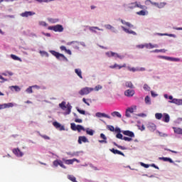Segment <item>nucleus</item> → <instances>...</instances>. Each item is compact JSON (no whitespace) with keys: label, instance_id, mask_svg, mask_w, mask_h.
Returning a JSON list of instances; mask_svg holds the SVG:
<instances>
[{"label":"nucleus","instance_id":"nucleus-1","mask_svg":"<svg viewBox=\"0 0 182 182\" xmlns=\"http://www.w3.org/2000/svg\"><path fill=\"white\" fill-rule=\"evenodd\" d=\"M59 106L60 108H61V109L65 110V115H68L70 114V113H71V105H65V102H61Z\"/></svg>","mask_w":182,"mask_h":182},{"label":"nucleus","instance_id":"nucleus-2","mask_svg":"<svg viewBox=\"0 0 182 182\" xmlns=\"http://www.w3.org/2000/svg\"><path fill=\"white\" fill-rule=\"evenodd\" d=\"M70 127H71V130H73V131H78V132H80L81 131H86V130H87V128L85 129V127H82V126H81V125H76L75 123H71L70 124Z\"/></svg>","mask_w":182,"mask_h":182},{"label":"nucleus","instance_id":"nucleus-3","mask_svg":"<svg viewBox=\"0 0 182 182\" xmlns=\"http://www.w3.org/2000/svg\"><path fill=\"white\" fill-rule=\"evenodd\" d=\"M48 30L53 31L55 32L61 33V32H63V26L56 25V26H48Z\"/></svg>","mask_w":182,"mask_h":182},{"label":"nucleus","instance_id":"nucleus-4","mask_svg":"<svg viewBox=\"0 0 182 182\" xmlns=\"http://www.w3.org/2000/svg\"><path fill=\"white\" fill-rule=\"evenodd\" d=\"M95 91L92 90V87H84L81 89L79 92L80 95L85 96L87 95L89 93H91V92Z\"/></svg>","mask_w":182,"mask_h":182},{"label":"nucleus","instance_id":"nucleus-5","mask_svg":"<svg viewBox=\"0 0 182 182\" xmlns=\"http://www.w3.org/2000/svg\"><path fill=\"white\" fill-rule=\"evenodd\" d=\"M50 53H51V55L55 56V58H56V59L63 58V60H66V57H65V55L63 54H61V53L54 51V50L50 51Z\"/></svg>","mask_w":182,"mask_h":182},{"label":"nucleus","instance_id":"nucleus-6","mask_svg":"<svg viewBox=\"0 0 182 182\" xmlns=\"http://www.w3.org/2000/svg\"><path fill=\"white\" fill-rule=\"evenodd\" d=\"M136 109H137V106H135V105L127 108V109H126V117L129 118L130 117V114H133L134 110H135Z\"/></svg>","mask_w":182,"mask_h":182},{"label":"nucleus","instance_id":"nucleus-7","mask_svg":"<svg viewBox=\"0 0 182 182\" xmlns=\"http://www.w3.org/2000/svg\"><path fill=\"white\" fill-rule=\"evenodd\" d=\"M61 160H63V163H65V164H66V165H72L73 163H75V162L80 163V161L76 159H63Z\"/></svg>","mask_w":182,"mask_h":182},{"label":"nucleus","instance_id":"nucleus-8","mask_svg":"<svg viewBox=\"0 0 182 182\" xmlns=\"http://www.w3.org/2000/svg\"><path fill=\"white\" fill-rule=\"evenodd\" d=\"M135 95V91L134 90H127L124 91V96L127 97H132Z\"/></svg>","mask_w":182,"mask_h":182},{"label":"nucleus","instance_id":"nucleus-9","mask_svg":"<svg viewBox=\"0 0 182 182\" xmlns=\"http://www.w3.org/2000/svg\"><path fill=\"white\" fill-rule=\"evenodd\" d=\"M106 55H107L108 58H117L119 59H122V55H119V54L116 53H113V52H107L106 53Z\"/></svg>","mask_w":182,"mask_h":182},{"label":"nucleus","instance_id":"nucleus-10","mask_svg":"<svg viewBox=\"0 0 182 182\" xmlns=\"http://www.w3.org/2000/svg\"><path fill=\"white\" fill-rule=\"evenodd\" d=\"M121 133H122V134H124V136H127L131 138L134 137V132L129 131V130H122V132H121Z\"/></svg>","mask_w":182,"mask_h":182},{"label":"nucleus","instance_id":"nucleus-11","mask_svg":"<svg viewBox=\"0 0 182 182\" xmlns=\"http://www.w3.org/2000/svg\"><path fill=\"white\" fill-rule=\"evenodd\" d=\"M53 127L60 131H65V127L60 124V123L57 122H53Z\"/></svg>","mask_w":182,"mask_h":182},{"label":"nucleus","instance_id":"nucleus-12","mask_svg":"<svg viewBox=\"0 0 182 182\" xmlns=\"http://www.w3.org/2000/svg\"><path fill=\"white\" fill-rule=\"evenodd\" d=\"M96 117H97V118L104 117V118L109 119H111V117H109L107 114H104V113H101V112L96 113Z\"/></svg>","mask_w":182,"mask_h":182},{"label":"nucleus","instance_id":"nucleus-13","mask_svg":"<svg viewBox=\"0 0 182 182\" xmlns=\"http://www.w3.org/2000/svg\"><path fill=\"white\" fill-rule=\"evenodd\" d=\"M127 68V64L124 63L122 65H119L117 64H114V65L109 66V68L114 69V68H118L120 70L121 68Z\"/></svg>","mask_w":182,"mask_h":182},{"label":"nucleus","instance_id":"nucleus-14","mask_svg":"<svg viewBox=\"0 0 182 182\" xmlns=\"http://www.w3.org/2000/svg\"><path fill=\"white\" fill-rule=\"evenodd\" d=\"M12 152L14 153V154H16L17 157H22L23 156V153H22V151H20L18 149H14Z\"/></svg>","mask_w":182,"mask_h":182},{"label":"nucleus","instance_id":"nucleus-15","mask_svg":"<svg viewBox=\"0 0 182 182\" xmlns=\"http://www.w3.org/2000/svg\"><path fill=\"white\" fill-rule=\"evenodd\" d=\"M142 46H144V47H145V48H147V49L159 48V45H156V44L151 45V43L142 44Z\"/></svg>","mask_w":182,"mask_h":182},{"label":"nucleus","instance_id":"nucleus-16","mask_svg":"<svg viewBox=\"0 0 182 182\" xmlns=\"http://www.w3.org/2000/svg\"><path fill=\"white\" fill-rule=\"evenodd\" d=\"M33 15H35V13H33V12L25 11V12L22 13L21 14H20V16L27 18L28 16H32Z\"/></svg>","mask_w":182,"mask_h":182},{"label":"nucleus","instance_id":"nucleus-17","mask_svg":"<svg viewBox=\"0 0 182 182\" xmlns=\"http://www.w3.org/2000/svg\"><path fill=\"white\" fill-rule=\"evenodd\" d=\"M122 28V31H124V32H126V33L127 34H131L133 36H137V33H135L134 31H132V30H129L127 28H125L124 26L121 27Z\"/></svg>","mask_w":182,"mask_h":182},{"label":"nucleus","instance_id":"nucleus-18","mask_svg":"<svg viewBox=\"0 0 182 182\" xmlns=\"http://www.w3.org/2000/svg\"><path fill=\"white\" fill-rule=\"evenodd\" d=\"M168 102L176 105H182V100L173 99V100L168 101Z\"/></svg>","mask_w":182,"mask_h":182},{"label":"nucleus","instance_id":"nucleus-19","mask_svg":"<svg viewBox=\"0 0 182 182\" xmlns=\"http://www.w3.org/2000/svg\"><path fill=\"white\" fill-rule=\"evenodd\" d=\"M147 128L149 130H150V132H155L156 129V126L154 123H149Z\"/></svg>","mask_w":182,"mask_h":182},{"label":"nucleus","instance_id":"nucleus-20","mask_svg":"<svg viewBox=\"0 0 182 182\" xmlns=\"http://www.w3.org/2000/svg\"><path fill=\"white\" fill-rule=\"evenodd\" d=\"M160 119H162V122L165 123H168L170 122V116L168 114H164V117Z\"/></svg>","mask_w":182,"mask_h":182},{"label":"nucleus","instance_id":"nucleus-21","mask_svg":"<svg viewBox=\"0 0 182 182\" xmlns=\"http://www.w3.org/2000/svg\"><path fill=\"white\" fill-rule=\"evenodd\" d=\"M109 151H111V153L114 154H117V155H121L122 156H124V153L121 152L117 149H109Z\"/></svg>","mask_w":182,"mask_h":182},{"label":"nucleus","instance_id":"nucleus-22","mask_svg":"<svg viewBox=\"0 0 182 182\" xmlns=\"http://www.w3.org/2000/svg\"><path fill=\"white\" fill-rule=\"evenodd\" d=\"M150 2H152V5L155 6V7L159 9H161V8H164V6H165L164 2H162V3H155L154 1H150Z\"/></svg>","mask_w":182,"mask_h":182},{"label":"nucleus","instance_id":"nucleus-23","mask_svg":"<svg viewBox=\"0 0 182 182\" xmlns=\"http://www.w3.org/2000/svg\"><path fill=\"white\" fill-rule=\"evenodd\" d=\"M162 58L168 60V61H173V62H179L180 59L178 58H171V57H166L163 56Z\"/></svg>","mask_w":182,"mask_h":182},{"label":"nucleus","instance_id":"nucleus-24","mask_svg":"<svg viewBox=\"0 0 182 182\" xmlns=\"http://www.w3.org/2000/svg\"><path fill=\"white\" fill-rule=\"evenodd\" d=\"M87 139L86 136H80L78 138V144H81L82 143H87Z\"/></svg>","mask_w":182,"mask_h":182},{"label":"nucleus","instance_id":"nucleus-25","mask_svg":"<svg viewBox=\"0 0 182 182\" xmlns=\"http://www.w3.org/2000/svg\"><path fill=\"white\" fill-rule=\"evenodd\" d=\"M9 107H14V104H12L11 102H9L7 104H4L1 105V109H6Z\"/></svg>","mask_w":182,"mask_h":182},{"label":"nucleus","instance_id":"nucleus-26","mask_svg":"<svg viewBox=\"0 0 182 182\" xmlns=\"http://www.w3.org/2000/svg\"><path fill=\"white\" fill-rule=\"evenodd\" d=\"M159 160H161L165 162H168L170 164H173V160L168 157H160L159 158Z\"/></svg>","mask_w":182,"mask_h":182},{"label":"nucleus","instance_id":"nucleus-27","mask_svg":"<svg viewBox=\"0 0 182 182\" xmlns=\"http://www.w3.org/2000/svg\"><path fill=\"white\" fill-rule=\"evenodd\" d=\"M173 132L178 135H182V129L178 127H173Z\"/></svg>","mask_w":182,"mask_h":182},{"label":"nucleus","instance_id":"nucleus-28","mask_svg":"<svg viewBox=\"0 0 182 182\" xmlns=\"http://www.w3.org/2000/svg\"><path fill=\"white\" fill-rule=\"evenodd\" d=\"M111 116H112V117H117L119 119L122 117V115L120 114V113H119V112H113L111 113Z\"/></svg>","mask_w":182,"mask_h":182},{"label":"nucleus","instance_id":"nucleus-29","mask_svg":"<svg viewBox=\"0 0 182 182\" xmlns=\"http://www.w3.org/2000/svg\"><path fill=\"white\" fill-rule=\"evenodd\" d=\"M82 132H86V134L89 136H92L95 134V130L90 129L89 128H87L86 130H82Z\"/></svg>","mask_w":182,"mask_h":182},{"label":"nucleus","instance_id":"nucleus-30","mask_svg":"<svg viewBox=\"0 0 182 182\" xmlns=\"http://www.w3.org/2000/svg\"><path fill=\"white\" fill-rule=\"evenodd\" d=\"M104 28H106L107 30L112 31V33H116V29H114V27H112L111 25H104Z\"/></svg>","mask_w":182,"mask_h":182},{"label":"nucleus","instance_id":"nucleus-31","mask_svg":"<svg viewBox=\"0 0 182 182\" xmlns=\"http://www.w3.org/2000/svg\"><path fill=\"white\" fill-rule=\"evenodd\" d=\"M126 87L129 89H134V84H132V82L130 81H127L126 82Z\"/></svg>","mask_w":182,"mask_h":182},{"label":"nucleus","instance_id":"nucleus-32","mask_svg":"<svg viewBox=\"0 0 182 182\" xmlns=\"http://www.w3.org/2000/svg\"><path fill=\"white\" fill-rule=\"evenodd\" d=\"M95 30L102 31V29L99 28L98 27H96V26L90 27V31H91V32H94L95 33H96Z\"/></svg>","mask_w":182,"mask_h":182},{"label":"nucleus","instance_id":"nucleus-33","mask_svg":"<svg viewBox=\"0 0 182 182\" xmlns=\"http://www.w3.org/2000/svg\"><path fill=\"white\" fill-rule=\"evenodd\" d=\"M10 89L11 91L20 92V87L18 85L11 86Z\"/></svg>","mask_w":182,"mask_h":182},{"label":"nucleus","instance_id":"nucleus-34","mask_svg":"<svg viewBox=\"0 0 182 182\" xmlns=\"http://www.w3.org/2000/svg\"><path fill=\"white\" fill-rule=\"evenodd\" d=\"M136 14L140 16H145V15H147V11L142 10L139 12H136Z\"/></svg>","mask_w":182,"mask_h":182},{"label":"nucleus","instance_id":"nucleus-35","mask_svg":"<svg viewBox=\"0 0 182 182\" xmlns=\"http://www.w3.org/2000/svg\"><path fill=\"white\" fill-rule=\"evenodd\" d=\"M118 139L120 140H124V141H128V142L132 141V138L127 137V136H124L122 138H118Z\"/></svg>","mask_w":182,"mask_h":182},{"label":"nucleus","instance_id":"nucleus-36","mask_svg":"<svg viewBox=\"0 0 182 182\" xmlns=\"http://www.w3.org/2000/svg\"><path fill=\"white\" fill-rule=\"evenodd\" d=\"M67 178H68V180H70V181H71V182H77V181H76V178L75 176H73V175H68V176H67Z\"/></svg>","mask_w":182,"mask_h":182},{"label":"nucleus","instance_id":"nucleus-37","mask_svg":"<svg viewBox=\"0 0 182 182\" xmlns=\"http://www.w3.org/2000/svg\"><path fill=\"white\" fill-rule=\"evenodd\" d=\"M162 117H164V114H162L161 113L155 114V119L160 120Z\"/></svg>","mask_w":182,"mask_h":182},{"label":"nucleus","instance_id":"nucleus-38","mask_svg":"<svg viewBox=\"0 0 182 182\" xmlns=\"http://www.w3.org/2000/svg\"><path fill=\"white\" fill-rule=\"evenodd\" d=\"M75 73L81 79H82V76L81 75V70L80 69H75Z\"/></svg>","mask_w":182,"mask_h":182},{"label":"nucleus","instance_id":"nucleus-39","mask_svg":"<svg viewBox=\"0 0 182 182\" xmlns=\"http://www.w3.org/2000/svg\"><path fill=\"white\" fill-rule=\"evenodd\" d=\"M63 164V162H62V161H60V160H55V161H53V166H54L55 167H58V164Z\"/></svg>","mask_w":182,"mask_h":182},{"label":"nucleus","instance_id":"nucleus-40","mask_svg":"<svg viewBox=\"0 0 182 182\" xmlns=\"http://www.w3.org/2000/svg\"><path fill=\"white\" fill-rule=\"evenodd\" d=\"M66 155H68L71 157L77 156V152H66Z\"/></svg>","mask_w":182,"mask_h":182},{"label":"nucleus","instance_id":"nucleus-41","mask_svg":"<svg viewBox=\"0 0 182 182\" xmlns=\"http://www.w3.org/2000/svg\"><path fill=\"white\" fill-rule=\"evenodd\" d=\"M127 70L131 71L132 73L139 72V69L130 67H127Z\"/></svg>","mask_w":182,"mask_h":182},{"label":"nucleus","instance_id":"nucleus-42","mask_svg":"<svg viewBox=\"0 0 182 182\" xmlns=\"http://www.w3.org/2000/svg\"><path fill=\"white\" fill-rule=\"evenodd\" d=\"M102 89V86H101L100 85H96V87H95V88H92V90L94 91H99V90H101Z\"/></svg>","mask_w":182,"mask_h":182},{"label":"nucleus","instance_id":"nucleus-43","mask_svg":"<svg viewBox=\"0 0 182 182\" xmlns=\"http://www.w3.org/2000/svg\"><path fill=\"white\" fill-rule=\"evenodd\" d=\"M112 144H114V146H116V147H117V149H119L125 150V147L124 146H119L117 144H116V142L112 143Z\"/></svg>","mask_w":182,"mask_h":182},{"label":"nucleus","instance_id":"nucleus-44","mask_svg":"<svg viewBox=\"0 0 182 182\" xmlns=\"http://www.w3.org/2000/svg\"><path fill=\"white\" fill-rule=\"evenodd\" d=\"M48 21L51 23H56L58 22V19L57 18H48Z\"/></svg>","mask_w":182,"mask_h":182},{"label":"nucleus","instance_id":"nucleus-45","mask_svg":"<svg viewBox=\"0 0 182 182\" xmlns=\"http://www.w3.org/2000/svg\"><path fill=\"white\" fill-rule=\"evenodd\" d=\"M145 104L150 105V97L149 96H145Z\"/></svg>","mask_w":182,"mask_h":182},{"label":"nucleus","instance_id":"nucleus-46","mask_svg":"<svg viewBox=\"0 0 182 182\" xmlns=\"http://www.w3.org/2000/svg\"><path fill=\"white\" fill-rule=\"evenodd\" d=\"M134 7H138L140 9H147V7L143 5L135 4Z\"/></svg>","mask_w":182,"mask_h":182},{"label":"nucleus","instance_id":"nucleus-47","mask_svg":"<svg viewBox=\"0 0 182 182\" xmlns=\"http://www.w3.org/2000/svg\"><path fill=\"white\" fill-rule=\"evenodd\" d=\"M107 130L110 132H114V130H116V129H114L112 125H107Z\"/></svg>","mask_w":182,"mask_h":182},{"label":"nucleus","instance_id":"nucleus-48","mask_svg":"<svg viewBox=\"0 0 182 182\" xmlns=\"http://www.w3.org/2000/svg\"><path fill=\"white\" fill-rule=\"evenodd\" d=\"M11 58L14 60L20 61V58L17 57L16 55H11Z\"/></svg>","mask_w":182,"mask_h":182},{"label":"nucleus","instance_id":"nucleus-49","mask_svg":"<svg viewBox=\"0 0 182 182\" xmlns=\"http://www.w3.org/2000/svg\"><path fill=\"white\" fill-rule=\"evenodd\" d=\"M144 90L146 92L150 91V87L147 84L144 85Z\"/></svg>","mask_w":182,"mask_h":182},{"label":"nucleus","instance_id":"nucleus-50","mask_svg":"<svg viewBox=\"0 0 182 182\" xmlns=\"http://www.w3.org/2000/svg\"><path fill=\"white\" fill-rule=\"evenodd\" d=\"M76 111H78V113H80V114H81L82 115H85L86 114L85 111L82 110V109H76Z\"/></svg>","mask_w":182,"mask_h":182},{"label":"nucleus","instance_id":"nucleus-51","mask_svg":"<svg viewBox=\"0 0 182 182\" xmlns=\"http://www.w3.org/2000/svg\"><path fill=\"white\" fill-rule=\"evenodd\" d=\"M155 53H165L166 50L165 49L155 50H154Z\"/></svg>","mask_w":182,"mask_h":182},{"label":"nucleus","instance_id":"nucleus-52","mask_svg":"<svg viewBox=\"0 0 182 182\" xmlns=\"http://www.w3.org/2000/svg\"><path fill=\"white\" fill-rule=\"evenodd\" d=\"M26 92L28 94L33 93V91L32 90V87H28V88H27V90H26Z\"/></svg>","mask_w":182,"mask_h":182},{"label":"nucleus","instance_id":"nucleus-53","mask_svg":"<svg viewBox=\"0 0 182 182\" xmlns=\"http://www.w3.org/2000/svg\"><path fill=\"white\" fill-rule=\"evenodd\" d=\"M0 80H1V81H0L1 83H4V82H7V79L4 78V77H2V75H0Z\"/></svg>","mask_w":182,"mask_h":182},{"label":"nucleus","instance_id":"nucleus-54","mask_svg":"<svg viewBox=\"0 0 182 182\" xmlns=\"http://www.w3.org/2000/svg\"><path fill=\"white\" fill-rule=\"evenodd\" d=\"M60 50H64V51L70 50L66 49V47H65V46H60Z\"/></svg>","mask_w":182,"mask_h":182},{"label":"nucleus","instance_id":"nucleus-55","mask_svg":"<svg viewBox=\"0 0 182 182\" xmlns=\"http://www.w3.org/2000/svg\"><path fill=\"white\" fill-rule=\"evenodd\" d=\"M116 138L122 139L124 138V136H122V134H121L120 133H117V134H116Z\"/></svg>","mask_w":182,"mask_h":182},{"label":"nucleus","instance_id":"nucleus-56","mask_svg":"<svg viewBox=\"0 0 182 182\" xmlns=\"http://www.w3.org/2000/svg\"><path fill=\"white\" fill-rule=\"evenodd\" d=\"M42 138L45 140H50V136L46 135H42Z\"/></svg>","mask_w":182,"mask_h":182},{"label":"nucleus","instance_id":"nucleus-57","mask_svg":"<svg viewBox=\"0 0 182 182\" xmlns=\"http://www.w3.org/2000/svg\"><path fill=\"white\" fill-rule=\"evenodd\" d=\"M75 123H82V120L81 119H75Z\"/></svg>","mask_w":182,"mask_h":182},{"label":"nucleus","instance_id":"nucleus-58","mask_svg":"<svg viewBox=\"0 0 182 182\" xmlns=\"http://www.w3.org/2000/svg\"><path fill=\"white\" fill-rule=\"evenodd\" d=\"M150 95H152V97H156L157 96L154 91H150Z\"/></svg>","mask_w":182,"mask_h":182},{"label":"nucleus","instance_id":"nucleus-59","mask_svg":"<svg viewBox=\"0 0 182 182\" xmlns=\"http://www.w3.org/2000/svg\"><path fill=\"white\" fill-rule=\"evenodd\" d=\"M114 132L117 133H122V131H121L119 128H116V129H114Z\"/></svg>","mask_w":182,"mask_h":182},{"label":"nucleus","instance_id":"nucleus-60","mask_svg":"<svg viewBox=\"0 0 182 182\" xmlns=\"http://www.w3.org/2000/svg\"><path fill=\"white\" fill-rule=\"evenodd\" d=\"M122 24L126 25L129 28H133L134 27V26L132 24H130V23H122Z\"/></svg>","mask_w":182,"mask_h":182},{"label":"nucleus","instance_id":"nucleus-61","mask_svg":"<svg viewBox=\"0 0 182 182\" xmlns=\"http://www.w3.org/2000/svg\"><path fill=\"white\" fill-rule=\"evenodd\" d=\"M40 26H46V23L45 21H40Z\"/></svg>","mask_w":182,"mask_h":182},{"label":"nucleus","instance_id":"nucleus-62","mask_svg":"<svg viewBox=\"0 0 182 182\" xmlns=\"http://www.w3.org/2000/svg\"><path fill=\"white\" fill-rule=\"evenodd\" d=\"M100 137H101V139H102L103 140H106V139H107L106 136L104 135V134H100Z\"/></svg>","mask_w":182,"mask_h":182},{"label":"nucleus","instance_id":"nucleus-63","mask_svg":"<svg viewBox=\"0 0 182 182\" xmlns=\"http://www.w3.org/2000/svg\"><path fill=\"white\" fill-rule=\"evenodd\" d=\"M58 166H60V167H61V168H65V169H66V166H65V165L63 164V163L59 164Z\"/></svg>","mask_w":182,"mask_h":182},{"label":"nucleus","instance_id":"nucleus-64","mask_svg":"<svg viewBox=\"0 0 182 182\" xmlns=\"http://www.w3.org/2000/svg\"><path fill=\"white\" fill-rule=\"evenodd\" d=\"M137 48L142 49V48H144L145 47L144 46V45L140 44V45L137 46Z\"/></svg>","mask_w":182,"mask_h":182}]
</instances>
